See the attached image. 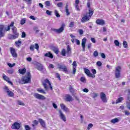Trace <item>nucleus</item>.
Instances as JSON below:
<instances>
[{"label": "nucleus", "mask_w": 130, "mask_h": 130, "mask_svg": "<svg viewBox=\"0 0 130 130\" xmlns=\"http://www.w3.org/2000/svg\"><path fill=\"white\" fill-rule=\"evenodd\" d=\"M12 30L13 34H14L15 36H17L18 38V37H19V33H18V31H17V27L13 26Z\"/></svg>", "instance_id": "nucleus-22"}, {"label": "nucleus", "mask_w": 130, "mask_h": 130, "mask_svg": "<svg viewBox=\"0 0 130 130\" xmlns=\"http://www.w3.org/2000/svg\"><path fill=\"white\" fill-rule=\"evenodd\" d=\"M4 28L5 26L4 25H0V40L2 37H5V33L3 32V31H4Z\"/></svg>", "instance_id": "nucleus-17"}, {"label": "nucleus", "mask_w": 130, "mask_h": 130, "mask_svg": "<svg viewBox=\"0 0 130 130\" xmlns=\"http://www.w3.org/2000/svg\"><path fill=\"white\" fill-rule=\"evenodd\" d=\"M32 123L35 125H38V123H39V121H37V120H35L32 121Z\"/></svg>", "instance_id": "nucleus-54"}, {"label": "nucleus", "mask_w": 130, "mask_h": 130, "mask_svg": "<svg viewBox=\"0 0 130 130\" xmlns=\"http://www.w3.org/2000/svg\"><path fill=\"white\" fill-rule=\"evenodd\" d=\"M84 73H85L87 77H90V78H95V75H93V74L91 73L90 70L84 68Z\"/></svg>", "instance_id": "nucleus-7"}, {"label": "nucleus", "mask_w": 130, "mask_h": 130, "mask_svg": "<svg viewBox=\"0 0 130 130\" xmlns=\"http://www.w3.org/2000/svg\"><path fill=\"white\" fill-rule=\"evenodd\" d=\"M35 48L37 49V50H39V45L38 44L36 43L35 44Z\"/></svg>", "instance_id": "nucleus-57"}, {"label": "nucleus", "mask_w": 130, "mask_h": 130, "mask_svg": "<svg viewBox=\"0 0 130 130\" xmlns=\"http://www.w3.org/2000/svg\"><path fill=\"white\" fill-rule=\"evenodd\" d=\"M14 72H15V70L14 69H10L7 71V73L8 74H10V75L14 74Z\"/></svg>", "instance_id": "nucleus-38"}, {"label": "nucleus", "mask_w": 130, "mask_h": 130, "mask_svg": "<svg viewBox=\"0 0 130 130\" xmlns=\"http://www.w3.org/2000/svg\"><path fill=\"white\" fill-rule=\"evenodd\" d=\"M45 5L47 6V7H50L51 6V4H50V1H47L45 2Z\"/></svg>", "instance_id": "nucleus-47"}, {"label": "nucleus", "mask_w": 130, "mask_h": 130, "mask_svg": "<svg viewBox=\"0 0 130 130\" xmlns=\"http://www.w3.org/2000/svg\"><path fill=\"white\" fill-rule=\"evenodd\" d=\"M22 38H26V32L23 31L21 35Z\"/></svg>", "instance_id": "nucleus-58"}, {"label": "nucleus", "mask_w": 130, "mask_h": 130, "mask_svg": "<svg viewBox=\"0 0 130 130\" xmlns=\"http://www.w3.org/2000/svg\"><path fill=\"white\" fill-rule=\"evenodd\" d=\"M39 122H40L41 125L43 126V127H45V126H46L45 122L43 120V119H42L41 118H39Z\"/></svg>", "instance_id": "nucleus-24"}, {"label": "nucleus", "mask_w": 130, "mask_h": 130, "mask_svg": "<svg viewBox=\"0 0 130 130\" xmlns=\"http://www.w3.org/2000/svg\"><path fill=\"white\" fill-rule=\"evenodd\" d=\"M37 91H38V92H39V93H42L43 94H46V92H45V91H44V90H43L41 88H38L37 89Z\"/></svg>", "instance_id": "nucleus-32"}, {"label": "nucleus", "mask_w": 130, "mask_h": 130, "mask_svg": "<svg viewBox=\"0 0 130 130\" xmlns=\"http://www.w3.org/2000/svg\"><path fill=\"white\" fill-rule=\"evenodd\" d=\"M121 71V67L118 66L116 68L115 71V77L116 79H119L120 77V72Z\"/></svg>", "instance_id": "nucleus-5"}, {"label": "nucleus", "mask_w": 130, "mask_h": 130, "mask_svg": "<svg viewBox=\"0 0 130 130\" xmlns=\"http://www.w3.org/2000/svg\"><path fill=\"white\" fill-rule=\"evenodd\" d=\"M31 82V78L26 76H23L22 79H19L18 81H16V83H19L20 85H23V84H28Z\"/></svg>", "instance_id": "nucleus-1"}, {"label": "nucleus", "mask_w": 130, "mask_h": 130, "mask_svg": "<svg viewBox=\"0 0 130 130\" xmlns=\"http://www.w3.org/2000/svg\"><path fill=\"white\" fill-rule=\"evenodd\" d=\"M88 12H89V17H92V16H93V14H94V11L92 10H91V9H89L88 10Z\"/></svg>", "instance_id": "nucleus-36"}, {"label": "nucleus", "mask_w": 130, "mask_h": 130, "mask_svg": "<svg viewBox=\"0 0 130 130\" xmlns=\"http://www.w3.org/2000/svg\"><path fill=\"white\" fill-rule=\"evenodd\" d=\"M46 57H49V58H53V55L50 52L45 54Z\"/></svg>", "instance_id": "nucleus-25"}, {"label": "nucleus", "mask_w": 130, "mask_h": 130, "mask_svg": "<svg viewBox=\"0 0 130 130\" xmlns=\"http://www.w3.org/2000/svg\"><path fill=\"white\" fill-rule=\"evenodd\" d=\"M4 89L5 90V92H6V93H7V94L10 91V89H9V87H8V86H5Z\"/></svg>", "instance_id": "nucleus-44"}, {"label": "nucleus", "mask_w": 130, "mask_h": 130, "mask_svg": "<svg viewBox=\"0 0 130 130\" xmlns=\"http://www.w3.org/2000/svg\"><path fill=\"white\" fill-rule=\"evenodd\" d=\"M10 52L13 57H18V54L16 53V49L13 47L10 48Z\"/></svg>", "instance_id": "nucleus-12"}, {"label": "nucleus", "mask_w": 130, "mask_h": 130, "mask_svg": "<svg viewBox=\"0 0 130 130\" xmlns=\"http://www.w3.org/2000/svg\"><path fill=\"white\" fill-rule=\"evenodd\" d=\"M9 97H14V96H15V94H14V92H13L12 91H10L8 93H7Z\"/></svg>", "instance_id": "nucleus-34"}, {"label": "nucleus", "mask_w": 130, "mask_h": 130, "mask_svg": "<svg viewBox=\"0 0 130 130\" xmlns=\"http://www.w3.org/2000/svg\"><path fill=\"white\" fill-rule=\"evenodd\" d=\"M69 90L71 93H75V90L74 89V88H73L72 86H70Z\"/></svg>", "instance_id": "nucleus-53"}, {"label": "nucleus", "mask_w": 130, "mask_h": 130, "mask_svg": "<svg viewBox=\"0 0 130 130\" xmlns=\"http://www.w3.org/2000/svg\"><path fill=\"white\" fill-rule=\"evenodd\" d=\"M64 27H66V24L64 23H62L61 26L59 28H51V30L52 31H54L55 33H57V34H60V33H62L64 30Z\"/></svg>", "instance_id": "nucleus-2"}, {"label": "nucleus", "mask_w": 130, "mask_h": 130, "mask_svg": "<svg viewBox=\"0 0 130 130\" xmlns=\"http://www.w3.org/2000/svg\"><path fill=\"white\" fill-rule=\"evenodd\" d=\"M80 81L82 83H86V78L84 77H81L80 78Z\"/></svg>", "instance_id": "nucleus-46"}, {"label": "nucleus", "mask_w": 130, "mask_h": 130, "mask_svg": "<svg viewBox=\"0 0 130 130\" xmlns=\"http://www.w3.org/2000/svg\"><path fill=\"white\" fill-rule=\"evenodd\" d=\"M46 13L47 15H48L49 16H51V14L52 12L49 11V10H46Z\"/></svg>", "instance_id": "nucleus-55"}, {"label": "nucleus", "mask_w": 130, "mask_h": 130, "mask_svg": "<svg viewBox=\"0 0 130 130\" xmlns=\"http://www.w3.org/2000/svg\"><path fill=\"white\" fill-rule=\"evenodd\" d=\"M90 40L92 42V43H96V39H95V38H91Z\"/></svg>", "instance_id": "nucleus-62"}, {"label": "nucleus", "mask_w": 130, "mask_h": 130, "mask_svg": "<svg viewBox=\"0 0 130 130\" xmlns=\"http://www.w3.org/2000/svg\"><path fill=\"white\" fill-rule=\"evenodd\" d=\"M84 73H85L87 77H90V78H95V75H93V74L91 73L90 70L84 68Z\"/></svg>", "instance_id": "nucleus-8"}, {"label": "nucleus", "mask_w": 130, "mask_h": 130, "mask_svg": "<svg viewBox=\"0 0 130 130\" xmlns=\"http://www.w3.org/2000/svg\"><path fill=\"white\" fill-rule=\"evenodd\" d=\"M90 20V17L88 16V15H86L83 17H82L81 19V22L82 23H85V22H87Z\"/></svg>", "instance_id": "nucleus-21"}, {"label": "nucleus", "mask_w": 130, "mask_h": 130, "mask_svg": "<svg viewBox=\"0 0 130 130\" xmlns=\"http://www.w3.org/2000/svg\"><path fill=\"white\" fill-rule=\"evenodd\" d=\"M24 128L25 130H31V127L28 125H25Z\"/></svg>", "instance_id": "nucleus-50"}, {"label": "nucleus", "mask_w": 130, "mask_h": 130, "mask_svg": "<svg viewBox=\"0 0 130 130\" xmlns=\"http://www.w3.org/2000/svg\"><path fill=\"white\" fill-rule=\"evenodd\" d=\"M71 47L70 46V45H68L67 46V51H66V54L68 57H70L72 56V51H71Z\"/></svg>", "instance_id": "nucleus-14"}, {"label": "nucleus", "mask_w": 130, "mask_h": 130, "mask_svg": "<svg viewBox=\"0 0 130 130\" xmlns=\"http://www.w3.org/2000/svg\"><path fill=\"white\" fill-rule=\"evenodd\" d=\"M29 49L30 51H34V49H35V46H34V45H31L29 46Z\"/></svg>", "instance_id": "nucleus-41"}, {"label": "nucleus", "mask_w": 130, "mask_h": 130, "mask_svg": "<svg viewBox=\"0 0 130 130\" xmlns=\"http://www.w3.org/2000/svg\"><path fill=\"white\" fill-rule=\"evenodd\" d=\"M26 77H28V78H30L31 79V73H30V72H27L26 73Z\"/></svg>", "instance_id": "nucleus-61"}, {"label": "nucleus", "mask_w": 130, "mask_h": 130, "mask_svg": "<svg viewBox=\"0 0 130 130\" xmlns=\"http://www.w3.org/2000/svg\"><path fill=\"white\" fill-rule=\"evenodd\" d=\"M25 23H26V18H24L22 19L20 21V24L21 25H24Z\"/></svg>", "instance_id": "nucleus-39"}, {"label": "nucleus", "mask_w": 130, "mask_h": 130, "mask_svg": "<svg viewBox=\"0 0 130 130\" xmlns=\"http://www.w3.org/2000/svg\"><path fill=\"white\" fill-rule=\"evenodd\" d=\"M3 79L4 81L8 82L9 84H10V85H13V82L10 81V78H9V77L7 76L6 75H5V74H3Z\"/></svg>", "instance_id": "nucleus-13"}, {"label": "nucleus", "mask_w": 130, "mask_h": 130, "mask_svg": "<svg viewBox=\"0 0 130 130\" xmlns=\"http://www.w3.org/2000/svg\"><path fill=\"white\" fill-rule=\"evenodd\" d=\"M75 10L78 12H80V8H79V5H75Z\"/></svg>", "instance_id": "nucleus-64"}, {"label": "nucleus", "mask_w": 130, "mask_h": 130, "mask_svg": "<svg viewBox=\"0 0 130 130\" xmlns=\"http://www.w3.org/2000/svg\"><path fill=\"white\" fill-rule=\"evenodd\" d=\"M54 14H55V15L56 16V17H57V18L60 17V15H59V13H58V12L57 11V10L54 11Z\"/></svg>", "instance_id": "nucleus-37"}, {"label": "nucleus", "mask_w": 130, "mask_h": 130, "mask_svg": "<svg viewBox=\"0 0 130 130\" xmlns=\"http://www.w3.org/2000/svg\"><path fill=\"white\" fill-rule=\"evenodd\" d=\"M127 100H130V89H127Z\"/></svg>", "instance_id": "nucleus-42"}, {"label": "nucleus", "mask_w": 130, "mask_h": 130, "mask_svg": "<svg viewBox=\"0 0 130 130\" xmlns=\"http://www.w3.org/2000/svg\"><path fill=\"white\" fill-rule=\"evenodd\" d=\"M74 26H75V22H70L69 24V27H70V28H73L74 27Z\"/></svg>", "instance_id": "nucleus-52"}, {"label": "nucleus", "mask_w": 130, "mask_h": 130, "mask_svg": "<svg viewBox=\"0 0 130 130\" xmlns=\"http://www.w3.org/2000/svg\"><path fill=\"white\" fill-rule=\"evenodd\" d=\"M17 104L21 106H25V104L22 101H17Z\"/></svg>", "instance_id": "nucleus-35"}, {"label": "nucleus", "mask_w": 130, "mask_h": 130, "mask_svg": "<svg viewBox=\"0 0 130 130\" xmlns=\"http://www.w3.org/2000/svg\"><path fill=\"white\" fill-rule=\"evenodd\" d=\"M57 69L59 71H62L66 74H68L69 73V70H68V67H67V66L64 64H62L61 63H58L57 64Z\"/></svg>", "instance_id": "nucleus-3"}, {"label": "nucleus", "mask_w": 130, "mask_h": 130, "mask_svg": "<svg viewBox=\"0 0 130 130\" xmlns=\"http://www.w3.org/2000/svg\"><path fill=\"white\" fill-rule=\"evenodd\" d=\"M8 66L9 67V68H14L16 66V64L15 63L12 64L11 63H8Z\"/></svg>", "instance_id": "nucleus-45"}, {"label": "nucleus", "mask_w": 130, "mask_h": 130, "mask_svg": "<svg viewBox=\"0 0 130 130\" xmlns=\"http://www.w3.org/2000/svg\"><path fill=\"white\" fill-rule=\"evenodd\" d=\"M123 100H124L123 97L118 98V99H117L116 101V104H118V103H120L122 102Z\"/></svg>", "instance_id": "nucleus-29"}, {"label": "nucleus", "mask_w": 130, "mask_h": 130, "mask_svg": "<svg viewBox=\"0 0 130 130\" xmlns=\"http://www.w3.org/2000/svg\"><path fill=\"white\" fill-rule=\"evenodd\" d=\"M126 108H127V109H129V110H130V100H128V102H126Z\"/></svg>", "instance_id": "nucleus-33"}, {"label": "nucleus", "mask_w": 130, "mask_h": 130, "mask_svg": "<svg viewBox=\"0 0 130 130\" xmlns=\"http://www.w3.org/2000/svg\"><path fill=\"white\" fill-rule=\"evenodd\" d=\"M26 71H27V70L25 68H24L22 69L18 70V72H19V73H20L21 75H24L25 73H26Z\"/></svg>", "instance_id": "nucleus-27"}, {"label": "nucleus", "mask_w": 130, "mask_h": 130, "mask_svg": "<svg viewBox=\"0 0 130 130\" xmlns=\"http://www.w3.org/2000/svg\"><path fill=\"white\" fill-rule=\"evenodd\" d=\"M57 7H58V8H61V7H62V3L61 2L58 3L57 4Z\"/></svg>", "instance_id": "nucleus-59"}, {"label": "nucleus", "mask_w": 130, "mask_h": 130, "mask_svg": "<svg viewBox=\"0 0 130 130\" xmlns=\"http://www.w3.org/2000/svg\"><path fill=\"white\" fill-rule=\"evenodd\" d=\"M22 127L21 124L18 122H14L11 126L12 129H20Z\"/></svg>", "instance_id": "nucleus-6"}, {"label": "nucleus", "mask_w": 130, "mask_h": 130, "mask_svg": "<svg viewBox=\"0 0 130 130\" xmlns=\"http://www.w3.org/2000/svg\"><path fill=\"white\" fill-rule=\"evenodd\" d=\"M95 23L98 26H104V25H105V20L101 19H98L96 20Z\"/></svg>", "instance_id": "nucleus-10"}, {"label": "nucleus", "mask_w": 130, "mask_h": 130, "mask_svg": "<svg viewBox=\"0 0 130 130\" xmlns=\"http://www.w3.org/2000/svg\"><path fill=\"white\" fill-rule=\"evenodd\" d=\"M23 1H24V2H26L28 6H31V4H32V0H23Z\"/></svg>", "instance_id": "nucleus-49"}, {"label": "nucleus", "mask_w": 130, "mask_h": 130, "mask_svg": "<svg viewBox=\"0 0 130 130\" xmlns=\"http://www.w3.org/2000/svg\"><path fill=\"white\" fill-rule=\"evenodd\" d=\"M101 99H102V101L103 102V103H106V102H107L106 94H105V93H104L103 92L101 93Z\"/></svg>", "instance_id": "nucleus-11"}, {"label": "nucleus", "mask_w": 130, "mask_h": 130, "mask_svg": "<svg viewBox=\"0 0 130 130\" xmlns=\"http://www.w3.org/2000/svg\"><path fill=\"white\" fill-rule=\"evenodd\" d=\"M37 70L40 71L42 74H45L46 73V69L44 68V66L39 62H37L36 64Z\"/></svg>", "instance_id": "nucleus-4"}, {"label": "nucleus", "mask_w": 130, "mask_h": 130, "mask_svg": "<svg viewBox=\"0 0 130 130\" xmlns=\"http://www.w3.org/2000/svg\"><path fill=\"white\" fill-rule=\"evenodd\" d=\"M45 82H43L42 84L44 86L45 90H47L48 89V87H47V85L46 84H48V85H50V81L48 79H46L44 81Z\"/></svg>", "instance_id": "nucleus-16"}, {"label": "nucleus", "mask_w": 130, "mask_h": 130, "mask_svg": "<svg viewBox=\"0 0 130 130\" xmlns=\"http://www.w3.org/2000/svg\"><path fill=\"white\" fill-rule=\"evenodd\" d=\"M114 42L115 46H119V42L117 40H115Z\"/></svg>", "instance_id": "nucleus-48"}, {"label": "nucleus", "mask_w": 130, "mask_h": 130, "mask_svg": "<svg viewBox=\"0 0 130 130\" xmlns=\"http://www.w3.org/2000/svg\"><path fill=\"white\" fill-rule=\"evenodd\" d=\"M18 36L10 34L8 35V39H17Z\"/></svg>", "instance_id": "nucleus-28"}, {"label": "nucleus", "mask_w": 130, "mask_h": 130, "mask_svg": "<svg viewBox=\"0 0 130 130\" xmlns=\"http://www.w3.org/2000/svg\"><path fill=\"white\" fill-rule=\"evenodd\" d=\"M96 66H98V67H101V66H102V62L100 61H98L96 62Z\"/></svg>", "instance_id": "nucleus-56"}, {"label": "nucleus", "mask_w": 130, "mask_h": 130, "mask_svg": "<svg viewBox=\"0 0 130 130\" xmlns=\"http://www.w3.org/2000/svg\"><path fill=\"white\" fill-rule=\"evenodd\" d=\"M65 101L67 102H72L73 101V97L69 94L65 95Z\"/></svg>", "instance_id": "nucleus-18"}, {"label": "nucleus", "mask_w": 130, "mask_h": 130, "mask_svg": "<svg viewBox=\"0 0 130 130\" xmlns=\"http://www.w3.org/2000/svg\"><path fill=\"white\" fill-rule=\"evenodd\" d=\"M34 96L35 98H37V99H39V100H45V99H46V98H45L44 95L37 93H35L34 94Z\"/></svg>", "instance_id": "nucleus-9"}, {"label": "nucleus", "mask_w": 130, "mask_h": 130, "mask_svg": "<svg viewBox=\"0 0 130 130\" xmlns=\"http://www.w3.org/2000/svg\"><path fill=\"white\" fill-rule=\"evenodd\" d=\"M119 119H118V118H116L111 120V123H114V124L116 123V122H119Z\"/></svg>", "instance_id": "nucleus-30"}, {"label": "nucleus", "mask_w": 130, "mask_h": 130, "mask_svg": "<svg viewBox=\"0 0 130 130\" xmlns=\"http://www.w3.org/2000/svg\"><path fill=\"white\" fill-rule=\"evenodd\" d=\"M15 44L17 46H20V45H21V44H22V41L18 40V41L15 42Z\"/></svg>", "instance_id": "nucleus-43"}, {"label": "nucleus", "mask_w": 130, "mask_h": 130, "mask_svg": "<svg viewBox=\"0 0 130 130\" xmlns=\"http://www.w3.org/2000/svg\"><path fill=\"white\" fill-rule=\"evenodd\" d=\"M86 42H87V38H84L82 40L81 45L82 46V51H85V46H86Z\"/></svg>", "instance_id": "nucleus-19"}, {"label": "nucleus", "mask_w": 130, "mask_h": 130, "mask_svg": "<svg viewBox=\"0 0 130 130\" xmlns=\"http://www.w3.org/2000/svg\"><path fill=\"white\" fill-rule=\"evenodd\" d=\"M72 66H73V75H75L77 72V62L74 61L72 64Z\"/></svg>", "instance_id": "nucleus-20"}, {"label": "nucleus", "mask_w": 130, "mask_h": 130, "mask_svg": "<svg viewBox=\"0 0 130 130\" xmlns=\"http://www.w3.org/2000/svg\"><path fill=\"white\" fill-rule=\"evenodd\" d=\"M93 56H94V57H97V56H98V51L96 50L95 51L93 52Z\"/></svg>", "instance_id": "nucleus-51"}, {"label": "nucleus", "mask_w": 130, "mask_h": 130, "mask_svg": "<svg viewBox=\"0 0 130 130\" xmlns=\"http://www.w3.org/2000/svg\"><path fill=\"white\" fill-rule=\"evenodd\" d=\"M51 49L52 50H53L54 52L56 53V54H58V52L59 51L57 47L54 46H51Z\"/></svg>", "instance_id": "nucleus-23"}, {"label": "nucleus", "mask_w": 130, "mask_h": 130, "mask_svg": "<svg viewBox=\"0 0 130 130\" xmlns=\"http://www.w3.org/2000/svg\"><path fill=\"white\" fill-rule=\"evenodd\" d=\"M123 46L124 48H127V42H126L125 41H124L123 42Z\"/></svg>", "instance_id": "nucleus-40"}, {"label": "nucleus", "mask_w": 130, "mask_h": 130, "mask_svg": "<svg viewBox=\"0 0 130 130\" xmlns=\"http://www.w3.org/2000/svg\"><path fill=\"white\" fill-rule=\"evenodd\" d=\"M60 107H61V109H62V110L66 108V105H64V104H60Z\"/></svg>", "instance_id": "nucleus-60"}, {"label": "nucleus", "mask_w": 130, "mask_h": 130, "mask_svg": "<svg viewBox=\"0 0 130 130\" xmlns=\"http://www.w3.org/2000/svg\"><path fill=\"white\" fill-rule=\"evenodd\" d=\"M58 112L59 113V116L60 117V119L63 120V121H67V118L66 117V116H64V114L62 113V111L61 110H59L58 111Z\"/></svg>", "instance_id": "nucleus-15"}, {"label": "nucleus", "mask_w": 130, "mask_h": 130, "mask_svg": "<svg viewBox=\"0 0 130 130\" xmlns=\"http://www.w3.org/2000/svg\"><path fill=\"white\" fill-rule=\"evenodd\" d=\"M93 127V124L90 123L88 124V127H87V129H90V128Z\"/></svg>", "instance_id": "nucleus-63"}, {"label": "nucleus", "mask_w": 130, "mask_h": 130, "mask_svg": "<svg viewBox=\"0 0 130 130\" xmlns=\"http://www.w3.org/2000/svg\"><path fill=\"white\" fill-rule=\"evenodd\" d=\"M65 10L67 16H70V15H71V13H70V11H69V4L68 3H67L66 4Z\"/></svg>", "instance_id": "nucleus-26"}, {"label": "nucleus", "mask_w": 130, "mask_h": 130, "mask_svg": "<svg viewBox=\"0 0 130 130\" xmlns=\"http://www.w3.org/2000/svg\"><path fill=\"white\" fill-rule=\"evenodd\" d=\"M61 54L62 55V56H66V55H67V51H66V49H62Z\"/></svg>", "instance_id": "nucleus-31"}]
</instances>
